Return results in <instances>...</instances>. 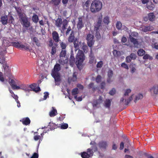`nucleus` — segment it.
<instances>
[{
    "label": "nucleus",
    "mask_w": 158,
    "mask_h": 158,
    "mask_svg": "<svg viewBox=\"0 0 158 158\" xmlns=\"http://www.w3.org/2000/svg\"><path fill=\"white\" fill-rule=\"evenodd\" d=\"M132 60H134L136 58L137 56L134 53H131L130 55Z\"/></svg>",
    "instance_id": "680f3d73"
},
{
    "label": "nucleus",
    "mask_w": 158,
    "mask_h": 158,
    "mask_svg": "<svg viewBox=\"0 0 158 158\" xmlns=\"http://www.w3.org/2000/svg\"><path fill=\"white\" fill-rule=\"evenodd\" d=\"M60 46L63 50H65L66 47L67 45L66 44L63 42H62L60 44Z\"/></svg>",
    "instance_id": "864d4df0"
},
{
    "label": "nucleus",
    "mask_w": 158,
    "mask_h": 158,
    "mask_svg": "<svg viewBox=\"0 0 158 158\" xmlns=\"http://www.w3.org/2000/svg\"><path fill=\"white\" fill-rule=\"evenodd\" d=\"M113 53L114 56L116 57H118L120 56L121 55L120 52L119 51H117L116 50H113Z\"/></svg>",
    "instance_id": "4c0bfd02"
},
{
    "label": "nucleus",
    "mask_w": 158,
    "mask_h": 158,
    "mask_svg": "<svg viewBox=\"0 0 158 158\" xmlns=\"http://www.w3.org/2000/svg\"><path fill=\"white\" fill-rule=\"evenodd\" d=\"M95 57L92 54L89 56V63L90 64H92L94 62L96 63Z\"/></svg>",
    "instance_id": "c85d7f7f"
},
{
    "label": "nucleus",
    "mask_w": 158,
    "mask_h": 158,
    "mask_svg": "<svg viewBox=\"0 0 158 158\" xmlns=\"http://www.w3.org/2000/svg\"><path fill=\"white\" fill-rule=\"evenodd\" d=\"M41 137L40 135H35L34 137V139L35 141H37L39 139L41 140Z\"/></svg>",
    "instance_id": "e2e57ef3"
},
{
    "label": "nucleus",
    "mask_w": 158,
    "mask_h": 158,
    "mask_svg": "<svg viewBox=\"0 0 158 158\" xmlns=\"http://www.w3.org/2000/svg\"><path fill=\"white\" fill-rule=\"evenodd\" d=\"M14 19L12 16H10L8 18V22L10 24H14Z\"/></svg>",
    "instance_id": "ea45409f"
},
{
    "label": "nucleus",
    "mask_w": 158,
    "mask_h": 158,
    "mask_svg": "<svg viewBox=\"0 0 158 158\" xmlns=\"http://www.w3.org/2000/svg\"><path fill=\"white\" fill-rule=\"evenodd\" d=\"M103 21L105 24L108 25L110 23L109 17L108 16L105 17L103 19Z\"/></svg>",
    "instance_id": "c03bdc74"
},
{
    "label": "nucleus",
    "mask_w": 158,
    "mask_h": 158,
    "mask_svg": "<svg viewBox=\"0 0 158 158\" xmlns=\"http://www.w3.org/2000/svg\"><path fill=\"white\" fill-rule=\"evenodd\" d=\"M73 42V45L75 48V51H77L79 49V45L78 44V42L77 39L76 38Z\"/></svg>",
    "instance_id": "5701e85b"
},
{
    "label": "nucleus",
    "mask_w": 158,
    "mask_h": 158,
    "mask_svg": "<svg viewBox=\"0 0 158 158\" xmlns=\"http://www.w3.org/2000/svg\"><path fill=\"white\" fill-rule=\"evenodd\" d=\"M20 48L23 49L25 50H27L29 49V47L27 45H25L24 44H21Z\"/></svg>",
    "instance_id": "09e8293b"
},
{
    "label": "nucleus",
    "mask_w": 158,
    "mask_h": 158,
    "mask_svg": "<svg viewBox=\"0 0 158 158\" xmlns=\"http://www.w3.org/2000/svg\"><path fill=\"white\" fill-rule=\"evenodd\" d=\"M44 96L43 99L44 100H46L48 97H49V93L48 92H45L44 93Z\"/></svg>",
    "instance_id": "774afa93"
},
{
    "label": "nucleus",
    "mask_w": 158,
    "mask_h": 158,
    "mask_svg": "<svg viewBox=\"0 0 158 158\" xmlns=\"http://www.w3.org/2000/svg\"><path fill=\"white\" fill-rule=\"evenodd\" d=\"M68 127V124L64 123L62 124L60 128L61 129H67Z\"/></svg>",
    "instance_id": "6e6d98bb"
},
{
    "label": "nucleus",
    "mask_w": 158,
    "mask_h": 158,
    "mask_svg": "<svg viewBox=\"0 0 158 158\" xmlns=\"http://www.w3.org/2000/svg\"><path fill=\"white\" fill-rule=\"evenodd\" d=\"M131 92V90L130 89H127L125 91V93L124 94V97L125 105H128L130 102L132 100V97L133 95L130 96L128 99H126V97L128 96V94Z\"/></svg>",
    "instance_id": "0eeeda50"
},
{
    "label": "nucleus",
    "mask_w": 158,
    "mask_h": 158,
    "mask_svg": "<svg viewBox=\"0 0 158 158\" xmlns=\"http://www.w3.org/2000/svg\"><path fill=\"white\" fill-rule=\"evenodd\" d=\"M130 67L131 68V72L132 73H134L136 70L135 69L136 65L133 63H131L130 65Z\"/></svg>",
    "instance_id": "cd10ccee"
},
{
    "label": "nucleus",
    "mask_w": 158,
    "mask_h": 158,
    "mask_svg": "<svg viewBox=\"0 0 158 158\" xmlns=\"http://www.w3.org/2000/svg\"><path fill=\"white\" fill-rule=\"evenodd\" d=\"M62 23V19L61 18H58L55 20V25L58 27H60Z\"/></svg>",
    "instance_id": "2eb2a0df"
},
{
    "label": "nucleus",
    "mask_w": 158,
    "mask_h": 158,
    "mask_svg": "<svg viewBox=\"0 0 158 158\" xmlns=\"http://www.w3.org/2000/svg\"><path fill=\"white\" fill-rule=\"evenodd\" d=\"M100 27H101V24L97 23L95 27L94 30H99Z\"/></svg>",
    "instance_id": "4d7b16f0"
},
{
    "label": "nucleus",
    "mask_w": 158,
    "mask_h": 158,
    "mask_svg": "<svg viewBox=\"0 0 158 158\" xmlns=\"http://www.w3.org/2000/svg\"><path fill=\"white\" fill-rule=\"evenodd\" d=\"M37 84L33 83L29 85V87L33 91L38 92L40 90V89L39 86L36 87Z\"/></svg>",
    "instance_id": "9d476101"
},
{
    "label": "nucleus",
    "mask_w": 158,
    "mask_h": 158,
    "mask_svg": "<svg viewBox=\"0 0 158 158\" xmlns=\"http://www.w3.org/2000/svg\"><path fill=\"white\" fill-rule=\"evenodd\" d=\"M95 31H96V33L95 34V36L98 39H99L101 38V36L99 31L98 30Z\"/></svg>",
    "instance_id": "603ef678"
},
{
    "label": "nucleus",
    "mask_w": 158,
    "mask_h": 158,
    "mask_svg": "<svg viewBox=\"0 0 158 158\" xmlns=\"http://www.w3.org/2000/svg\"><path fill=\"white\" fill-rule=\"evenodd\" d=\"M145 53V51L142 49H140L138 50L137 52L138 55L140 56H142L144 55Z\"/></svg>",
    "instance_id": "473e14b6"
},
{
    "label": "nucleus",
    "mask_w": 158,
    "mask_h": 158,
    "mask_svg": "<svg viewBox=\"0 0 158 158\" xmlns=\"http://www.w3.org/2000/svg\"><path fill=\"white\" fill-rule=\"evenodd\" d=\"M84 26L82 23V19L81 17H80L78 18V21L77 24V28L78 29H81Z\"/></svg>",
    "instance_id": "dca6fc26"
},
{
    "label": "nucleus",
    "mask_w": 158,
    "mask_h": 158,
    "mask_svg": "<svg viewBox=\"0 0 158 158\" xmlns=\"http://www.w3.org/2000/svg\"><path fill=\"white\" fill-rule=\"evenodd\" d=\"M20 121L22 122L23 124L25 125L29 124L31 122V121L28 117L23 118Z\"/></svg>",
    "instance_id": "4468645a"
},
{
    "label": "nucleus",
    "mask_w": 158,
    "mask_h": 158,
    "mask_svg": "<svg viewBox=\"0 0 158 158\" xmlns=\"http://www.w3.org/2000/svg\"><path fill=\"white\" fill-rule=\"evenodd\" d=\"M82 49L85 52H87L88 47L86 45H83Z\"/></svg>",
    "instance_id": "052dcab7"
},
{
    "label": "nucleus",
    "mask_w": 158,
    "mask_h": 158,
    "mask_svg": "<svg viewBox=\"0 0 158 158\" xmlns=\"http://www.w3.org/2000/svg\"><path fill=\"white\" fill-rule=\"evenodd\" d=\"M90 2L89 0H87L85 3L83 4V7L84 8H86V9H89Z\"/></svg>",
    "instance_id": "2f4dec72"
},
{
    "label": "nucleus",
    "mask_w": 158,
    "mask_h": 158,
    "mask_svg": "<svg viewBox=\"0 0 158 158\" xmlns=\"http://www.w3.org/2000/svg\"><path fill=\"white\" fill-rule=\"evenodd\" d=\"M74 35V31H72L68 38V41L69 42L72 43L74 42L75 39V37Z\"/></svg>",
    "instance_id": "f8f14e48"
},
{
    "label": "nucleus",
    "mask_w": 158,
    "mask_h": 158,
    "mask_svg": "<svg viewBox=\"0 0 158 158\" xmlns=\"http://www.w3.org/2000/svg\"><path fill=\"white\" fill-rule=\"evenodd\" d=\"M147 7L149 10H153L154 9L155 6L153 3L151 2L147 5Z\"/></svg>",
    "instance_id": "e433bc0d"
},
{
    "label": "nucleus",
    "mask_w": 158,
    "mask_h": 158,
    "mask_svg": "<svg viewBox=\"0 0 158 158\" xmlns=\"http://www.w3.org/2000/svg\"><path fill=\"white\" fill-rule=\"evenodd\" d=\"M85 56L81 50H79L76 56V64L79 69L82 68V63L85 59Z\"/></svg>",
    "instance_id": "f257e3e1"
},
{
    "label": "nucleus",
    "mask_w": 158,
    "mask_h": 158,
    "mask_svg": "<svg viewBox=\"0 0 158 158\" xmlns=\"http://www.w3.org/2000/svg\"><path fill=\"white\" fill-rule=\"evenodd\" d=\"M112 99H106L105 101L104 106L106 108H110Z\"/></svg>",
    "instance_id": "a211bd4d"
},
{
    "label": "nucleus",
    "mask_w": 158,
    "mask_h": 158,
    "mask_svg": "<svg viewBox=\"0 0 158 158\" xmlns=\"http://www.w3.org/2000/svg\"><path fill=\"white\" fill-rule=\"evenodd\" d=\"M57 113V110L52 107V110L49 112V115L51 117H53L56 115Z\"/></svg>",
    "instance_id": "aec40b11"
},
{
    "label": "nucleus",
    "mask_w": 158,
    "mask_h": 158,
    "mask_svg": "<svg viewBox=\"0 0 158 158\" xmlns=\"http://www.w3.org/2000/svg\"><path fill=\"white\" fill-rule=\"evenodd\" d=\"M143 95L141 94H139L137 96H136L135 99L134 100V102L136 103L137 101L139 99L143 98Z\"/></svg>",
    "instance_id": "72a5a7b5"
},
{
    "label": "nucleus",
    "mask_w": 158,
    "mask_h": 158,
    "mask_svg": "<svg viewBox=\"0 0 158 158\" xmlns=\"http://www.w3.org/2000/svg\"><path fill=\"white\" fill-rule=\"evenodd\" d=\"M78 93V89L77 88L73 89L72 91V94L76 95Z\"/></svg>",
    "instance_id": "3c124183"
},
{
    "label": "nucleus",
    "mask_w": 158,
    "mask_h": 158,
    "mask_svg": "<svg viewBox=\"0 0 158 158\" xmlns=\"http://www.w3.org/2000/svg\"><path fill=\"white\" fill-rule=\"evenodd\" d=\"M52 35L53 41L55 42L58 43L60 40L59 39V34L57 31H53L52 33Z\"/></svg>",
    "instance_id": "6e6552de"
},
{
    "label": "nucleus",
    "mask_w": 158,
    "mask_h": 158,
    "mask_svg": "<svg viewBox=\"0 0 158 158\" xmlns=\"http://www.w3.org/2000/svg\"><path fill=\"white\" fill-rule=\"evenodd\" d=\"M94 36L90 34L87 35L86 40H87V44L89 47L91 48L90 49L91 52H92V46L94 45V41L93 40Z\"/></svg>",
    "instance_id": "20e7f679"
},
{
    "label": "nucleus",
    "mask_w": 158,
    "mask_h": 158,
    "mask_svg": "<svg viewBox=\"0 0 158 158\" xmlns=\"http://www.w3.org/2000/svg\"><path fill=\"white\" fill-rule=\"evenodd\" d=\"M9 83L13 90L17 89L19 88V86L16 85L15 81L14 80L11 79L10 80V79L9 80Z\"/></svg>",
    "instance_id": "1a4fd4ad"
},
{
    "label": "nucleus",
    "mask_w": 158,
    "mask_h": 158,
    "mask_svg": "<svg viewBox=\"0 0 158 158\" xmlns=\"http://www.w3.org/2000/svg\"><path fill=\"white\" fill-rule=\"evenodd\" d=\"M66 54V51L65 50H62L60 54V57H64Z\"/></svg>",
    "instance_id": "8fccbe9b"
},
{
    "label": "nucleus",
    "mask_w": 158,
    "mask_h": 158,
    "mask_svg": "<svg viewBox=\"0 0 158 158\" xmlns=\"http://www.w3.org/2000/svg\"><path fill=\"white\" fill-rule=\"evenodd\" d=\"M8 17L7 15L2 16L1 18V21L3 25H5L8 23Z\"/></svg>",
    "instance_id": "ddd939ff"
},
{
    "label": "nucleus",
    "mask_w": 158,
    "mask_h": 158,
    "mask_svg": "<svg viewBox=\"0 0 158 158\" xmlns=\"http://www.w3.org/2000/svg\"><path fill=\"white\" fill-rule=\"evenodd\" d=\"M150 91L153 92L154 94H158V85H156L150 89Z\"/></svg>",
    "instance_id": "f3484780"
},
{
    "label": "nucleus",
    "mask_w": 158,
    "mask_h": 158,
    "mask_svg": "<svg viewBox=\"0 0 158 158\" xmlns=\"http://www.w3.org/2000/svg\"><path fill=\"white\" fill-rule=\"evenodd\" d=\"M20 21L23 27L28 28L31 26L30 21L27 16L21 18Z\"/></svg>",
    "instance_id": "423d86ee"
},
{
    "label": "nucleus",
    "mask_w": 158,
    "mask_h": 158,
    "mask_svg": "<svg viewBox=\"0 0 158 158\" xmlns=\"http://www.w3.org/2000/svg\"><path fill=\"white\" fill-rule=\"evenodd\" d=\"M143 58L144 60L149 59L150 60H152L153 59V58L152 56H151L149 54H146L144 55L143 57Z\"/></svg>",
    "instance_id": "de8ad7c7"
},
{
    "label": "nucleus",
    "mask_w": 158,
    "mask_h": 158,
    "mask_svg": "<svg viewBox=\"0 0 158 158\" xmlns=\"http://www.w3.org/2000/svg\"><path fill=\"white\" fill-rule=\"evenodd\" d=\"M20 10H17L18 15L19 18L20 20L21 19V18H24L26 16H23V13Z\"/></svg>",
    "instance_id": "f704fd0d"
},
{
    "label": "nucleus",
    "mask_w": 158,
    "mask_h": 158,
    "mask_svg": "<svg viewBox=\"0 0 158 158\" xmlns=\"http://www.w3.org/2000/svg\"><path fill=\"white\" fill-rule=\"evenodd\" d=\"M122 26V23L120 21H117L116 24V27L118 30L121 29Z\"/></svg>",
    "instance_id": "a19ab883"
},
{
    "label": "nucleus",
    "mask_w": 158,
    "mask_h": 158,
    "mask_svg": "<svg viewBox=\"0 0 158 158\" xmlns=\"http://www.w3.org/2000/svg\"><path fill=\"white\" fill-rule=\"evenodd\" d=\"M62 23V29L63 31H64L66 29V27L68 24V21L66 19H64L63 20Z\"/></svg>",
    "instance_id": "b1692460"
},
{
    "label": "nucleus",
    "mask_w": 158,
    "mask_h": 158,
    "mask_svg": "<svg viewBox=\"0 0 158 158\" xmlns=\"http://www.w3.org/2000/svg\"><path fill=\"white\" fill-rule=\"evenodd\" d=\"M101 103V102L99 101V100H96L94 101L93 103V106L94 107H96L97 106Z\"/></svg>",
    "instance_id": "a18cd8bd"
},
{
    "label": "nucleus",
    "mask_w": 158,
    "mask_h": 158,
    "mask_svg": "<svg viewBox=\"0 0 158 158\" xmlns=\"http://www.w3.org/2000/svg\"><path fill=\"white\" fill-rule=\"evenodd\" d=\"M102 7V2L99 0H94L92 2L90 7L91 11L95 13L99 11Z\"/></svg>",
    "instance_id": "f03ea898"
},
{
    "label": "nucleus",
    "mask_w": 158,
    "mask_h": 158,
    "mask_svg": "<svg viewBox=\"0 0 158 158\" xmlns=\"http://www.w3.org/2000/svg\"><path fill=\"white\" fill-rule=\"evenodd\" d=\"M56 52V47H55L54 46H53L52 47V48L51 49V56H53L54 55Z\"/></svg>",
    "instance_id": "49530a36"
},
{
    "label": "nucleus",
    "mask_w": 158,
    "mask_h": 158,
    "mask_svg": "<svg viewBox=\"0 0 158 158\" xmlns=\"http://www.w3.org/2000/svg\"><path fill=\"white\" fill-rule=\"evenodd\" d=\"M48 127L49 128L50 130H52L57 128V126L55 123L50 122L49 123Z\"/></svg>",
    "instance_id": "412c9836"
},
{
    "label": "nucleus",
    "mask_w": 158,
    "mask_h": 158,
    "mask_svg": "<svg viewBox=\"0 0 158 158\" xmlns=\"http://www.w3.org/2000/svg\"><path fill=\"white\" fill-rule=\"evenodd\" d=\"M61 0H52V3L54 6L58 5L60 2Z\"/></svg>",
    "instance_id": "79ce46f5"
},
{
    "label": "nucleus",
    "mask_w": 158,
    "mask_h": 158,
    "mask_svg": "<svg viewBox=\"0 0 158 158\" xmlns=\"http://www.w3.org/2000/svg\"><path fill=\"white\" fill-rule=\"evenodd\" d=\"M142 28V31L144 32L151 31L152 30V27L150 26H143Z\"/></svg>",
    "instance_id": "4be33fe9"
},
{
    "label": "nucleus",
    "mask_w": 158,
    "mask_h": 158,
    "mask_svg": "<svg viewBox=\"0 0 158 158\" xmlns=\"http://www.w3.org/2000/svg\"><path fill=\"white\" fill-rule=\"evenodd\" d=\"M69 61L70 65L73 67L75 63V58L73 54L70 55Z\"/></svg>",
    "instance_id": "6ab92c4d"
},
{
    "label": "nucleus",
    "mask_w": 158,
    "mask_h": 158,
    "mask_svg": "<svg viewBox=\"0 0 158 158\" xmlns=\"http://www.w3.org/2000/svg\"><path fill=\"white\" fill-rule=\"evenodd\" d=\"M32 20L34 23H37L39 20V18L37 15L34 14L32 17Z\"/></svg>",
    "instance_id": "bb28decb"
},
{
    "label": "nucleus",
    "mask_w": 158,
    "mask_h": 158,
    "mask_svg": "<svg viewBox=\"0 0 158 158\" xmlns=\"http://www.w3.org/2000/svg\"><path fill=\"white\" fill-rule=\"evenodd\" d=\"M94 152L92 149L88 148L86 152H81V156L82 158H89L91 157L93 155Z\"/></svg>",
    "instance_id": "39448f33"
},
{
    "label": "nucleus",
    "mask_w": 158,
    "mask_h": 158,
    "mask_svg": "<svg viewBox=\"0 0 158 158\" xmlns=\"http://www.w3.org/2000/svg\"><path fill=\"white\" fill-rule=\"evenodd\" d=\"M0 81L2 82H4L5 81L4 78L3 77V73L1 72H0Z\"/></svg>",
    "instance_id": "69168bd1"
},
{
    "label": "nucleus",
    "mask_w": 158,
    "mask_h": 158,
    "mask_svg": "<svg viewBox=\"0 0 158 158\" xmlns=\"http://www.w3.org/2000/svg\"><path fill=\"white\" fill-rule=\"evenodd\" d=\"M113 75V71L111 70H109L108 72V77L111 78Z\"/></svg>",
    "instance_id": "bf43d9fd"
},
{
    "label": "nucleus",
    "mask_w": 158,
    "mask_h": 158,
    "mask_svg": "<svg viewBox=\"0 0 158 158\" xmlns=\"http://www.w3.org/2000/svg\"><path fill=\"white\" fill-rule=\"evenodd\" d=\"M108 146L107 142L106 141H101L98 143L99 147L100 148L105 149Z\"/></svg>",
    "instance_id": "9b49d317"
},
{
    "label": "nucleus",
    "mask_w": 158,
    "mask_h": 158,
    "mask_svg": "<svg viewBox=\"0 0 158 158\" xmlns=\"http://www.w3.org/2000/svg\"><path fill=\"white\" fill-rule=\"evenodd\" d=\"M103 64V61H100L97 63V67L98 68H101Z\"/></svg>",
    "instance_id": "5fc2aeb1"
},
{
    "label": "nucleus",
    "mask_w": 158,
    "mask_h": 158,
    "mask_svg": "<svg viewBox=\"0 0 158 158\" xmlns=\"http://www.w3.org/2000/svg\"><path fill=\"white\" fill-rule=\"evenodd\" d=\"M148 17L150 21H152L154 20L155 16L153 13H150L148 15Z\"/></svg>",
    "instance_id": "c756f323"
},
{
    "label": "nucleus",
    "mask_w": 158,
    "mask_h": 158,
    "mask_svg": "<svg viewBox=\"0 0 158 158\" xmlns=\"http://www.w3.org/2000/svg\"><path fill=\"white\" fill-rule=\"evenodd\" d=\"M12 45L17 48H20V44L18 42H11Z\"/></svg>",
    "instance_id": "58836bf2"
},
{
    "label": "nucleus",
    "mask_w": 158,
    "mask_h": 158,
    "mask_svg": "<svg viewBox=\"0 0 158 158\" xmlns=\"http://www.w3.org/2000/svg\"><path fill=\"white\" fill-rule=\"evenodd\" d=\"M60 64L57 63L54 66L51 75L54 78L55 82L60 81L61 80L60 75L59 71L60 70Z\"/></svg>",
    "instance_id": "7ed1b4c3"
},
{
    "label": "nucleus",
    "mask_w": 158,
    "mask_h": 158,
    "mask_svg": "<svg viewBox=\"0 0 158 158\" xmlns=\"http://www.w3.org/2000/svg\"><path fill=\"white\" fill-rule=\"evenodd\" d=\"M115 90L114 88H113L109 92V94L111 95H113L115 93Z\"/></svg>",
    "instance_id": "0e129e2a"
},
{
    "label": "nucleus",
    "mask_w": 158,
    "mask_h": 158,
    "mask_svg": "<svg viewBox=\"0 0 158 158\" xmlns=\"http://www.w3.org/2000/svg\"><path fill=\"white\" fill-rule=\"evenodd\" d=\"M90 144H93V146L91 147V148H89V149H92V151L93 152V151H94V152H96L97 151L98 148L96 144L95 143H92V142H91L90 143Z\"/></svg>",
    "instance_id": "393cba45"
},
{
    "label": "nucleus",
    "mask_w": 158,
    "mask_h": 158,
    "mask_svg": "<svg viewBox=\"0 0 158 158\" xmlns=\"http://www.w3.org/2000/svg\"><path fill=\"white\" fill-rule=\"evenodd\" d=\"M101 79L102 77L100 75H98L96 79V82L98 83L100 82L101 81Z\"/></svg>",
    "instance_id": "13d9d810"
},
{
    "label": "nucleus",
    "mask_w": 158,
    "mask_h": 158,
    "mask_svg": "<svg viewBox=\"0 0 158 158\" xmlns=\"http://www.w3.org/2000/svg\"><path fill=\"white\" fill-rule=\"evenodd\" d=\"M32 40L33 42L35 43L36 45L38 47L40 46V44L38 38L34 37L33 38Z\"/></svg>",
    "instance_id": "a878e982"
},
{
    "label": "nucleus",
    "mask_w": 158,
    "mask_h": 158,
    "mask_svg": "<svg viewBox=\"0 0 158 158\" xmlns=\"http://www.w3.org/2000/svg\"><path fill=\"white\" fill-rule=\"evenodd\" d=\"M132 60L130 56H127L126 58V61L127 63H130Z\"/></svg>",
    "instance_id": "338daca9"
},
{
    "label": "nucleus",
    "mask_w": 158,
    "mask_h": 158,
    "mask_svg": "<svg viewBox=\"0 0 158 158\" xmlns=\"http://www.w3.org/2000/svg\"><path fill=\"white\" fill-rule=\"evenodd\" d=\"M20 10H17L18 15L19 18L20 20L21 19V18H24L26 16H23V13Z\"/></svg>",
    "instance_id": "c9c22d12"
},
{
    "label": "nucleus",
    "mask_w": 158,
    "mask_h": 158,
    "mask_svg": "<svg viewBox=\"0 0 158 158\" xmlns=\"http://www.w3.org/2000/svg\"><path fill=\"white\" fill-rule=\"evenodd\" d=\"M19 88L17 89H22L25 91H27V87L25 85L22 84L20 85V86H19Z\"/></svg>",
    "instance_id": "37998d69"
},
{
    "label": "nucleus",
    "mask_w": 158,
    "mask_h": 158,
    "mask_svg": "<svg viewBox=\"0 0 158 158\" xmlns=\"http://www.w3.org/2000/svg\"><path fill=\"white\" fill-rule=\"evenodd\" d=\"M130 39L132 43L134 45L138 44V41L136 39H135L131 36H130Z\"/></svg>",
    "instance_id": "7c9ffc66"
}]
</instances>
